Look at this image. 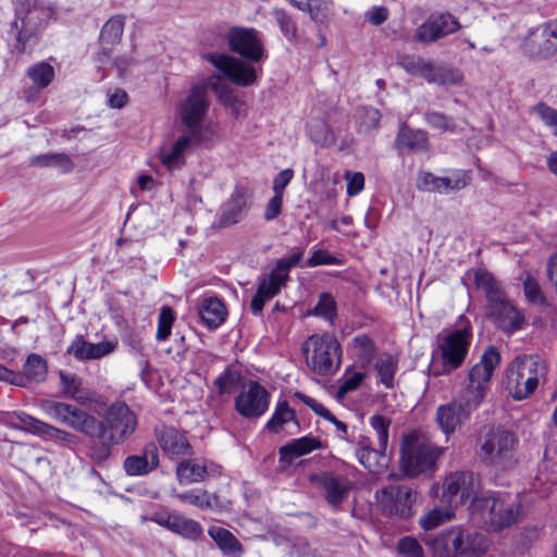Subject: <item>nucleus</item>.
Here are the masks:
<instances>
[{
  "instance_id": "nucleus-1",
  "label": "nucleus",
  "mask_w": 557,
  "mask_h": 557,
  "mask_svg": "<svg viewBox=\"0 0 557 557\" xmlns=\"http://www.w3.org/2000/svg\"><path fill=\"white\" fill-rule=\"evenodd\" d=\"M469 512L472 520L487 532H499L520 521L522 505L509 494L485 491L481 496L473 497Z\"/></svg>"
},
{
  "instance_id": "nucleus-2",
  "label": "nucleus",
  "mask_w": 557,
  "mask_h": 557,
  "mask_svg": "<svg viewBox=\"0 0 557 557\" xmlns=\"http://www.w3.org/2000/svg\"><path fill=\"white\" fill-rule=\"evenodd\" d=\"M474 282L487 299L488 317L504 333L510 335L522 329L524 315L508 300L499 283L485 270L474 273Z\"/></svg>"
},
{
  "instance_id": "nucleus-3",
  "label": "nucleus",
  "mask_w": 557,
  "mask_h": 557,
  "mask_svg": "<svg viewBox=\"0 0 557 557\" xmlns=\"http://www.w3.org/2000/svg\"><path fill=\"white\" fill-rule=\"evenodd\" d=\"M436 557H481L488 547L486 536L471 527L454 525L428 541Z\"/></svg>"
},
{
  "instance_id": "nucleus-4",
  "label": "nucleus",
  "mask_w": 557,
  "mask_h": 557,
  "mask_svg": "<svg viewBox=\"0 0 557 557\" xmlns=\"http://www.w3.org/2000/svg\"><path fill=\"white\" fill-rule=\"evenodd\" d=\"M500 362V355L496 347L488 346L468 372V383L458 393L454 400L468 412L476 410L490 391L492 375Z\"/></svg>"
},
{
  "instance_id": "nucleus-5",
  "label": "nucleus",
  "mask_w": 557,
  "mask_h": 557,
  "mask_svg": "<svg viewBox=\"0 0 557 557\" xmlns=\"http://www.w3.org/2000/svg\"><path fill=\"white\" fill-rule=\"evenodd\" d=\"M547 364L539 355L516 357L506 370L505 388L516 400L532 395L546 381Z\"/></svg>"
},
{
  "instance_id": "nucleus-6",
  "label": "nucleus",
  "mask_w": 557,
  "mask_h": 557,
  "mask_svg": "<svg viewBox=\"0 0 557 557\" xmlns=\"http://www.w3.org/2000/svg\"><path fill=\"white\" fill-rule=\"evenodd\" d=\"M518 438L509 430L502 426L491 428L482 436L480 460L498 470H508L516 466Z\"/></svg>"
},
{
  "instance_id": "nucleus-7",
  "label": "nucleus",
  "mask_w": 557,
  "mask_h": 557,
  "mask_svg": "<svg viewBox=\"0 0 557 557\" xmlns=\"http://www.w3.org/2000/svg\"><path fill=\"white\" fill-rule=\"evenodd\" d=\"M443 454L426 435L419 432L407 434L401 443V469L407 475H418L434 468Z\"/></svg>"
},
{
  "instance_id": "nucleus-8",
  "label": "nucleus",
  "mask_w": 557,
  "mask_h": 557,
  "mask_svg": "<svg viewBox=\"0 0 557 557\" xmlns=\"http://www.w3.org/2000/svg\"><path fill=\"white\" fill-rule=\"evenodd\" d=\"M308 368L315 374H334L341 366V345L333 334H313L302 344Z\"/></svg>"
},
{
  "instance_id": "nucleus-9",
  "label": "nucleus",
  "mask_w": 557,
  "mask_h": 557,
  "mask_svg": "<svg viewBox=\"0 0 557 557\" xmlns=\"http://www.w3.org/2000/svg\"><path fill=\"white\" fill-rule=\"evenodd\" d=\"M399 65L407 74L425 79L429 84L454 86L462 82V73L454 67L434 63L416 54H399Z\"/></svg>"
},
{
  "instance_id": "nucleus-10",
  "label": "nucleus",
  "mask_w": 557,
  "mask_h": 557,
  "mask_svg": "<svg viewBox=\"0 0 557 557\" xmlns=\"http://www.w3.org/2000/svg\"><path fill=\"white\" fill-rule=\"evenodd\" d=\"M39 408L51 419L87 437L95 438L99 433L100 420L74 405L42 399L39 403Z\"/></svg>"
},
{
  "instance_id": "nucleus-11",
  "label": "nucleus",
  "mask_w": 557,
  "mask_h": 557,
  "mask_svg": "<svg viewBox=\"0 0 557 557\" xmlns=\"http://www.w3.org/2000/svg\"><path fill=\"white\" fill-rule=\"evenodd\" d=\"M57 8L49 0H21L16 5V18L12 27L17 30L16 39L22 41L45 28L55 18Z\"/></svg>"
},
{
  "instance_id": "nucleus-12",
  "label": "nucleus",
  "mask_w": 557,
  "mask_h": 557,
  "mask_svg": "<svg viewBox=\"0 0 557 557\" xmlns=\"http://www.w3.org/2000/svg\"><path fill=\"white\" fill-rule=\"evenodd\" d=\"M137 428V417L125 403H114L99 424L97 437H106L119 445L128 440Z\"/></svg>"
},
{
  "instance_id": "nucleus-13",
  "label": "nucleus",
  "mask_w": 557,
  "mask_h": 557,
  "mask_svg": "<svg viewBox=\"0 0 557 557\" xmlns=\"http://www.w3.org/2000/svg\"><path fill=\"white\" fill-rule=\"evenodd\" d=\"M210 108L209 90L206 83L193 85L177 106V114L188 133L201 137V123Z\"/></svg>"
},
{
  "instance_id": "nucleus-14",
  "label": "nucleus",
  "mask_w": 557,
  "mask_h": 557,
  "mask_svg": "<svg viewBox=\"0 0 557 557\" xmlns=\"http://www.w3.org/2000/svg\"><path fill=\"white\" fill-rule=\"evenodd\" d=\"M442 370L435 374H448L463 363L471 342L470 330L463 327L436 337Z\"/></svg>"
},
{
  "instance_id": "nucleus-15",
  "label": "nucleus",
  "mask_w": 557,
  "mask_h": 557,
  "mask_svg": "<svg viewBox=\"0 0 557 557\" xmlns=\"http://www.w3.org/2000/svg\"><path fill=\"white\" fill-rule=\"evenodd\" d=\"M480 476L471 471H456L443 481L442 502L456 508L468 499L481 496Z\"/></svg>"
},
{
  "instance_id": "nucleus-16",
  "label": "nucleus",
  "mask_w": 557,
  "mask_h": 557,
  "mask_svg": "<svg viewBox=\"0 0 557 557\" xmlns=\"http://www.w3.org/2000/svg\"><path fill=\"white\" fill-rule=\"evenodd\" d=\"M416 492L404 485H388L375 492L376 503L383 513L407 519L413 513Z\"/></svg>"
},
{
  "instance_id": "nucleus-17",
  "label": "nucleus",
  "mask_w": 557,
  "mask_h": 557,
  "mask_svg": "<svg viewBox=\"0 0 557 557\" xmlns=\"http://www.w3.org/2000/svg\"><path fill=\"white\" fill-rule=\"evenodd\" d=\"M226 39L231 51L249 62L258 63L267 58L261 34L252 27H232Z\"/></svg>"
},
{
  "instance_id": "nucleus-18",
  "label": "nucleus",
  "mask_w": 557,
  "mask_h": 557,
  "mask_svg": "<svg viewBox=\"0 0 557 557\" xmlns=\"http://www.w3.org/2000/svg\"><path fill=\"white\" fill-rule=\"evenodd\" d=\"M202 57L237 86H251L258 79L256 69L235 57L226 53H206Z\"/></svg>"
},
{
  "instance_id": "nucleus-19",
  "label": "nucleus",
  "mask_w": 557,
  "mask_h": 557,
  "mask_svg": "<svg viewBox=\"0 0 557 557\" xmlns=\"http://www.w3.org/2000/svg\"><path fill=\"white\" fill-rule=\"evenodd\" d=\"M13 417L16 420L15 428L24 432L49 438L58 444L67 446L77 445L79 443V438L75 434L48 424L25 412H14Z\"/></svg>"
},
{
  "instance_id": "nucleus-20",
  "label": "nucleus",
  "mask_w": 557,
  "mask_h": 557,
  "mask_svg": "<svg viewBox=\"0 0 557 557\" xmlns=\"http://www.w3.org/2000/svg\"><path fill=\"white\" fill-rule=\"evenodd\" d=\"M270 405L269 392L258 382H250L235 399L237 412L246 419H258Z\"/></svg>"
},
{
  "instance_id": "nucleus-21",
  "label": "nucleus",
  "mask_w": 557,
  "mask_h": 557,
  "mask_svg": "<svg viewBox=\"0 0 557 557\" xmlns=\"http://www.w3.org/2000/svg\"><path fill=\"white\" fill-rule=\"evenodd\" d=\"M525 52L535 58L547 59L557 52V20L531 30L524 39Z\"/></svg>"
},
{
  "instance_id": "nucleus-22",
  "label": "nucleus",
  "mask_w": 557,
  "mask_h": 557,
  "mask_svg": "<svg viewBox=\"0 0 557 557\" xmlns=\"http://www.w3.org/2000/svg\"><path fill=\"white\" fill-rule=\"evenodd\" d=\"M250 203V194L245 186H236L231 196L222 203L216 219L219 228L230 227L246 216Z\"/></svg>"
},
{
  "instance_id": "nucleus-23",
  "label": "nucleus",
  "mask_w": 557,
  "mask_h": 557,
  "mask_svg": "<svg viewBox=\"0 0 557 557\" xmlns=\"http://www.w3.org/2000/svg\"><path fill=\"white\" fill-rule=\"evenodd\" d=\"M149 520L189 541H198L203 535V529L198 521L178 512H154Z\"/></svg>"
},
{
  "instance_id": "nucleus-24",
  "label": "nucleus",
  "mask_w": 557,
  "mask_h": 557,
  "mask_svg": "<svg viewBox=\"0 0 557 557\" xmlns=\"http://www.w3.org/2000/svg\"><path fill=\"white\" fill-rule=\"evenodd\" d=\"M468 181L469 177L461 170L453 171L447 176H436L431 172L422 171L418 174L417 187L423 191L447 194L463 189Z\"/></svg>"
},
{
  "instance_id": "nucleus-25",
  "label": "nucleus",
  "mask_w": 557,
  "mask_h": 557,
  "mask_svg": "<svg viewBox=\"0 0 557 557\" xmlns=\"http://www.w3.org/2000/svg\"><path fill=\"white\" fill-rule=\"evenodd\" d=\"M312 481L323 491L327 504L334 509L339 508L354 487V482L348 476L336 472H323L313 476Z\"/></svg>"
},
{
  "instance_id": "nucleus-26",
  "label": "nucleus",
  "mask_w": 557,
  "mask_h": 557,
  "mask_svg": "<svg viewBox=\"0 0 557 557\" xmlns=\"http://www.w3.org/2000/svg\"><path fill=\"white\" fill-rule=\"evenodd\" d=\"M156 437L163 454L172 460H178L194 454L186 435L173 426L156 429Z\"/></svg>"
},
{
  "instance_id": "nucleus-27",
  "label": "nucleus",
  "mask_w": 557,
  "mask_h": 557,
  "mask_svg": "<svg viewBox=\"0 0 557 557\" xmlns=\"http://www.w3.org/2000/svg\"><path fill=\"white\" fill-rule=\"evenodd\" d=\"M457 18L448 12L432 14L417 29V38L423 42H431L459 29Z\"/></svg>"
},
{
  "instance_id": "nucleus-28",
  "label": "nucleus",
  "mask_w": 557,
  "mask_h": 557,
  "mask_svg": "<svg viewBox=\"0 0 557 557\" xmlns=\"http://www.w3.org/2000/svg\"><path fill=\"white\" fill-rule=\"evenodd\" d=\"M176 479L181 485L203 482L209 476L220 474V467L202 459H185L176 466Z\"/></svg>"
},
{
  "instance_id": "nucleus-29",
  "label": "nucleus",
  "mask_w": 557,
  "mask_h": 557,
  "mask_svg": "<svg viewBox=\"0 0 557 557\" xmlns=\"http://www.w3.org/2000/svg\"><path fill=\"white\" fill-rule=\"evenodd\" d=\"M201 137L186 133L181 135L170 148L160 151V161L168 170L180 169L185 164V157L200 143Z\"/></svg>"
},
{
  "instance_id": "nucleus-30",
  "label": "nucleus",
  "mask_w": 557,
  "mask_h": 557,
  "mask_svg": "<svg viewBox=\"0 0 557 557\" xmlns=\"http://www.w3.org/2000/svg\"><path fill=\"white\" fill-rule=\"evenodd\" d=\"M116 346V341L94 344L85 341L82 335H77L69 345L66 352L79 361L96 360L112 354Z\"/></svg>"
},
{
  "instance_id": "nucleus-31",
  "label": "nucleus",
  "mask_w": 557,
  "mask_h": 557,
  "mask_svg": "<svg viewBox=\"0 0 557 557\" xmlns=\"http://www.w3.org/2000/svg\"><path fill=\"white\" fill-rule=\"evenodd\" d=\"M159 466V453L153 444H148L140 455H131L125 458L123 468L131 476H141L150 473Z\"/></svg>"
},
{
  "instance_id": "nucleus-32",
  "label": "nucleus",
  "mask_w": 557,
  "mask_h": 557,
  "mask_svg": "<svg viewBox=\"0 0 557 557\" xmlns=\"http://www.w3.org/2000/svg\"><path fill=\"white\" fill-rule=\"evenodd\" d=\"M469 418L470 414L454 399L448 404L438 406L435 416L436 423L445 435L454 433Z\"/></svg>"
},
{
  "instance_id": "nucleus-33",
  "label": "nucleus",
  "mask_w": 557,
  "mask_h": 557,
  "mask_svg": "<svg viewBox=\"0 0 557 557\" xmlns=\"http://www.w3.org/2000/svg\"><path fill=\"white\" fill-rule=\"evenodd\" d=\"M207 532L223 556L242 557L244 555V546L230 530L219 525H210Z\"/></svg>"
},
{
  "instance_id": "nucleus-34",
  "label": "nucleus",
  "mask_w": 557,
  "mask_h": 557,
  "mask_svg": "<svg viewBox=\"0 0 557 557\" xmlns=\"http://www.w3.org/2000/svg\"><path fill=\"white\" fill-rule=\"evenodd\" d=\"M321 446V442L313 436L296 438L280 448V458L283 462L292 463L295 458L310 454Z\"/></svg>"
},
{
  "instance_id": "nucleus-35",
  "label": "nucleus",
  "mask_w": 557,
  "mask_h": 557,
  "mask_svg": "<svg viewBox=\"0 0 557 557\" xmlns=\"http://www.w3.org/2000/svg\"><path fill=\"white\" fill-rule=\"evenodd\" d=\"M396 143L399 147L410 151H426L429 149L428 134L421 129H412L406 125L401 126Z\"/></svg>"
},
{
  "instance_id": "nucleus-36",
  "label": "nucleus",
  "mask_w": 557,
  "mask_h": 557,
  "mask_svg": "<svg viewBox=\"0 0 557 557\" xmlns=\"http://www.w3.org/2000/svg\"><path fill=\"white\" fill-rule=\"evenodd\" d=\"M226 309L218 298H207L199 308V315L210 329L220 326L226 318Z\"/></svg>"
},
{
  "instance_id": "nucleus-37",
  "label": "nucleus",
  "mask_w": 557,
  "mask_h": 557,
  "mask_svg": "<svg viewBox=\"0 0 557 557\" xmlns=\"http://www.w3.org/2000/svg\"><path fill=\"white\" fill-rule=\"evenodd\" d=\"M48 364L47 361L37 354H30L23 366L24 386L27 382H44L47 377Z\"/></svg>"
},
{
  "instance_id": "nucleus-38",
  "label": "nucleus",
  "mask_w": 557,
  "mask_h": 557,
  "mask_svg": "<svg viewBox=\"0 0 557 557\" xmlns=\"http://www.w3.org/2000/svg\"><path fill=\"white\" fill-rule=\"evenodd\" d=\"M288 422H293L296 428L299 426L295 411L289 407L288 403L284 400L276 405L272 417L265 424V429L273 433H280Z\"/></svg>"
},
{
  "instance_id": "nucleus-39",
  "label": "nucleus",
  "mask_w": 557,
  "mask_h": 557,
  "mask_svg": "<svg viewBox=\"0 0 557 557\" xmlns=\"http://www.w3.org/2000/svg\"><path fill=\"white\" fill-rule=\"evenodd\" d=\"M307 133L310 139L321 147H331L335 144L334 133L322 119L310 120L307 124Z\"/></svg>"
},
{
  "instance_id": "nucleus-40",
  "label": "nucleus",
  "mask_w": 557,
  "mask_h": 557,
  "mask_svg": "<svg viewBox=\"0 0 557 557\" xmlns=\"http://www.w3.org/2000/svg\"><path fill=\"white\" fill-rule=\"evenodd\" d=\"M184 504L195 506L200 509H211L218 502V497L203 488H193L175 495Z\"/></svg>"
},
{
  "instance_id": "nucleus-41",
  "label": "nucleus",
  "mask_w": 557,
  "mask_h": 557,
  "mask_svg": "<svg viewBox=\"0 0 557 557\" xmlns=\"http://www.w3.org/2000/svg\"><path fill=\"white\" fill-rule=\"evenodd\" d=\"M350 349L363 366H369L376 355V346L373 339L366 334L356 335L351 341Z\"/></svg>"
},
{
  "instance_id": "nucleus-42",
  "label": "nucleus",
  "mask_w": 557,
  "mask_h": 557,
  "mask_svg": "<svg viewBox=\"0 0 557 557\" xmlns=\"http://www.w3.org/2000/svg\"><path fill=\"white\" fill-rule=\"evenodd\" d=\"M30 164L38 168H55L63 173L71 172L74 164L65 153H44L30 159Z\"/></svg>"
},
{
  "instance_id": "nucleus-43",
  "label": "nucleus",
  "mask_w": 557,
  "mask_h": 557,
  "mask_svg": "<svg viewBox=\"0 0 557 557\" xmlns=\"http://www.w3.org/2000/svg\"><path fill=\"white\" fill-rule=\"evenodd\" d=\"M358 461L367 468L370 472H380L382 469L387 467L388 458L386 456V449L369 448L358 455H356Z\"/></svg>"
},
{
  "instance_id": "nucleus-44",
  "label": "nucleus",
  "mask_w": 557,
  "mask_h": 557,
  "mask_svg": "<svg viewBox=\"0 0 557 557\" xmlns=\"http://www.w3.org/2000/svg\"><path fill=\"white\" fill-rule=\"evenodd\" d=\"M27 76L40 89L48 87L54 78V69L47 62H38L27 70Z\"/></svg>"
},
{
  "instance_id": "nucleus-45",
  "label": "nucleus",
  "mask_w": 557,
  "mask_h": 557,
  "mask_svg": "<svg viewBox=\"0 0 557 557\" xmlns=\"http://www.w3.org/2000/svg\"><path fill=\"white\" fill-rule=\"evenodd\" d=\"M375 370L380 376V382L387 388L393 387L397 359L392 355H383L376 360Z\"/></svg>"
},
{
  "instance_id": "nucleus-46",
  "label": "nucleus",
  "mask_w": 557,
  "mask_h": 557,
  "mask_svg": "<svg viewBox=\"0 0 557 557\" xmlns=\"http://www.w3.org/2000/svg\"><path fill=\"white\" fill-rule=\"evenodd\" d=\"M454 507H436L420 518V525L424 530H432L440 524L449 521L455 516Z\"/></svg>"
},
{
  "instance_id": "nucleus-47",
  "label": "nucleus",
  "mask_w": 557,
  "mask_h": 557,
  "mask_svg": "<svg viewBox=\"0 0 557 557\" xmlns=\"http://www.w3.org/2000/svg\"><path fill=\"white\" fill-rule=\"evenodd\" d=\"M124 30V17L116 15L109 18L102 26L100 38L103 45H114L120 41Z\"/></svg>"
},
{
  "instance_id": "nucleus-48",
  "label": "nucleus",
  "mask_w": 557,
  "mask_h": 557,
  "mask_svg": "<svg viewBox=\"0 0 557 557\" xmlns=\"http://www.w3.org/2000/svg\"><path fill=\"white\" fill-rule=\"evenodd\" d=\"M99 442H92L88 449V458L97 466H103L112 455V447L117 445L106 437H98Z\"/></svg>"
},
{
  "instance_id": "nucleus-49",
  "label": "nucleus",
  "mask_w": 557,
  "mask_h": 557,
  "mask_svg": "<svg viewBox=\"0 0 557 557\" xmlns=\"http://www.w3.org/2000/svg\"><path fill=\"white\" fill-rule=\"evenodd\" d=\"M175 317L171 307L163 306L160 309L158 317V327L156 338L159 342H164L169 338L174 323Z\"/></svg>"
},
{
  "instance_id": "nucleus-50",
  "label": "nucleus",
  "mask_w": 557,
  "mask_h": 557,
  "mask_svg": "<svg viewBox=\"0 0 557 557\" xmlns=\"http://www.w3.org/2000/svg\"><path fill=\"white\" fill-rule=\"evenodd\" d=\"M312 314L321 317L332 323L336 314V301L334 297L329 293L321 294L318 304L312 310Z\"/></svg>"
},
{
  "instance_id": "nucleus-51",
  "label": "nucleus",
  "mask_w": 557,
  "mask_h": 557,
  "mask_svg": "<svg viewBox=\"0 0 557 557\" xmlns=\"http://www.w3.org/2000/svg\"><path fill=\"white\" fill-rule=\"evenodd\" d=\"M369 422L377 435V445L381 449H386L388 444L391 419L382 414H373Z\"/></svg>"
},
{
  "instance_id": "nucleus-52",
  "label": "nucleus",
  "mask_w": 557,
  "mask_h": 557,
  "mask_svg": "<svg viewBox=\"0 0 557 557\" xmlns=\"http://www.w3.org/2000/svg\"><path fill=\"white\" fill-rule=\"evenodd\" d=\"M522 285H523L524 296L528 299V301L535 304V305L545 304V296L543 294V290H542L537 280L533 275H531L530 273H527L524 276V280L522 282Z\"/></svg>"
},
{
  "instance_id": "nucleus-53",
  "label": "nucleus",
  "mask_w": 557,
  "mask_h": 557,
  "mask_svg": "<svg viewBox=\"0 0 557 557\" xmlns=\"http://www.w3.org/2000/svg\"><path fill=\"white\" fill-rule=\"evenodd\" d=\"M274 18L280 26L282 34L293 41L297 37V27L290 15L282 9H276L273 12Z\"/></svg>"
},
{
  "instance_id": "nucleus-54",
  "label": "nucleus",
  "mask_w": 557,
  "mask_h": 557,
  "mask_svg": "<svg viewBox=\"0 0 557 557\" xmlns=\"http://www.w3.org/2000/svg\"><path fill=\"white\" fill-rule=\"evenodd\" d=\"M426 123L440 131L454 133L457 129L455 121L442 112L430 111L425 113Z\"/></svg>"
},
{
  "instance_id": "nucleus-55",
  "label": "nucleus",
  "mask_w": 557,
  "mask_h": 557,
  "mask_svg": "<svg viewBox=\"0 0 557 557\" xmlns=\"http://www.w3.org/2000/svg\"><path fill=\"white\" fill-rule=\"evenodd\" d=\"M364 380L363 372H346L342 379V383L338 387V395L343 396L349 392H352L359 387L361 382Z\"/></svg>"
},
{
  "instance_id": "nucleus-56",
  "label": "nucleus",
  "mask_w": 557,
  "mask_h": 557,
  "mask_svg": "<svg viewBox=\"0 0 557 557\" xmlns=\"http://www.w3.org/2000/svg\"><path fill=\"white\" fill-rule=\"evenodd\" d=\"M397 548L404 557H423V549L419 542L413 537H403L398 542Z\"/></svg>"
},
{
  "instance_id": "nucleus-57",
  "label": "nucleus",
  "mask_w": 557,
  "mask_h": 557,
  "mask_svg": "<svg viewBox=\"0 0 557 557\" xmlns=\"http://www.w3.org/2000/svg\"><path fill=\"white\" fill-rule=\"evenodd\" d=\"M60 380L63 394L74 398L79 392L81 379L74 373L60 372Z\"/></svg>"
},
{
  "instance_id": "nucleus-58",
  "label": "nucleus",
  "mask_w": 557,
  "mask_h": 557,
  "mask_svg": "<svg viewBox=\"0 0 557 557\" xmlns=\"http://www.w3.org/2000/svg\"><path fill=\"white\" fill-rule=\"evenodd\" d=\"M532 111L549 127L557 128V111L544 102H540L532 108Z\"/></svg>"
},
{
  "instance_id": "nucleus-59",
  "label": "nucleus",
  "mask_w": 557,
  "mask_h": 557,
  "mask_svg": "<svg viewBox=\"0 0 557 557\" xmlns=\"http://www.w3.org/2000/svg\"><path fill=\"white\" fill-rule=\"evenodd\" d=\"M347 195L357 196L364 187V175L361 172H346Z\"/></svg>"
},
{
  "instance_id": "nucleus-60",
  "label": "nucleus",
  "mask_w": 557,
  "mask_h": 557,
  "mask_svg": "<svg viewBox=\"0 0 557 557\" xmlns=\"http://www.w3.org/2000/svg\"><path fill=\"white\" fill-rule=\"evenodd\" d=\"M304 255H305V249L298 247L290 255L278 259L275 265L280 270L285 271L286 274L288 275V272L290 271V269H293L300 262Z\"/></svg>"
},
{
  "instance_id": "nucleus-61",
  "label": "nucleus",
  "mask_w": 557,
  "mask_h": 557,
  "mask_svg": "<svg viewBox=\"0 0 557 557\" xmlns=\"http://www.w3.org/2000/svg\"><path fill=\"white\" fill-rule=\"evenodd\" d=\"M237 384V376L235 373L225 371L223 374L218 376L214 381V385L221 394H230L234 391Z\"/></svg>"
},
{
  "instance_id": "nucleus-62",
  "label": "nucleus",
  "mask_w": 557,
  "mask_h": 557,
  "mask_svg": "<svg viewBox=\"0 0 557 557\" xmlns=\"http://www.w3.org/2000/svg\"><path fill=\"white\" fill-rule=\"evenodd\" d=\"M361 127H363L364 131H371L379 125L381 120V113L379 110L367 107L361 110Z\"/></svg>"
},
{
  "instance_id": "nucleus-63",
  "label": "nucleus",
  "mask_w": 557,
  "mask_h": 557,
  "mask_svg": "<svg viewBox=\"0 0 557 557\" xmlns=\"http://www.w3.org/2000/svg\"><path fill=\"white\" fill-rule=\"evenodd\" d=\"M294 177V171L292 169H285L281 171L273 180V191L275 195L283 197L284 190Z\"/></svg>"
},
{
  "instance_id": "nucleus-64",
  "label": "nucleus",
  "mask_w": 557,
  "mask_h": 557,
  "mask_svg": "<svg viewBox=\"0 0 557 557\" xmlns=\"http://www.w3.org/2000/svg\"><path fill=\"white\" fill-rule=\"evenodd\" d=\"M318 557L315 550H310L305 539H297L290 546L289 557Z\"/></svg>"
}]
</instances>
